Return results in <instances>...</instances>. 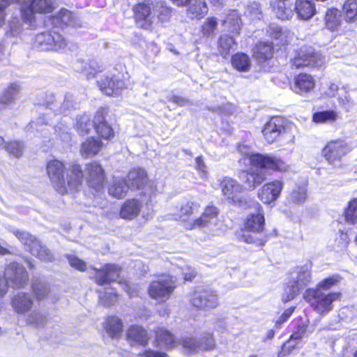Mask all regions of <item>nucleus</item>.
Instances as JSON below:
<instances>
[{"label":"nucleus","instance_id":"obj_1","mask_svg":"<svg viewBox=\"0 0 357 357\" xmlns=\"http://www.w3.org/2000/svg\"><path fill=\"white\" fill-rule=\"evenodd\" d=\"M250 160L252 165L250 172H243L240 176L250 190H254L266 179L265 170L286 172L289 169L284 161L275 156L257 153L252 155Z\"/></svg>","mask_w":357,"mask_h":357},{"label":"nucleus","instance_id":"obj_2","mask_svg":"<svg viewBox=\"0 0 357 357\" xmlns=\"http://www.w3.org/2000/svg\"><path fill=\"white\" fill-rule=\"evenodd\" d=\"M312 282L311 265L305 264L297 266L291 273L290 280L284 288L282 296L283 302L287 303L293 300Z\"/></svg>","mask_w":357,"mask_h":357},{"label":"nucleus","instance_id":"obj_3","mask_svg":"<svg viewBox=\"0 0 357 357\" xmlns=\"http://www.w3.org/2000/svg\"><path fill=\"white\" fill-rule=\"evenodd\" d=\"M11 232L24 245L25 250L33 256L44 262H52L54 260L51 250L31 234L16 229H12Z\"/></svg>","mask_w":357,"mask_h":357},{"label":"nucleus","instance_id":"obj_4","mask_svg":"<svg viewBox=\"0 0 357 357\" xmlns=\"http://www.w3.org/2000/svg\"><path fill=\"white\" fill-rule=\"evenodd\" d=\"M293 129L294 126L283 118L275 116L265 124L262 133L266 141L269 144L273 143L279 138L293 142L294 138L292 133Z\"/></svg>","mask_w":357,"mask_h":357},{"label":"nucleus","instance_id":"obj_5","mask_svg":"<svg viewBox=\"0 0 357 357\" xmlns=\"http://www.w3.org/2000/svg\"><path fill=\"white\" fill-rule=\"evenodd\" d=\"M303 298L314 310L319 314H324L332 310L333 302L339 299L340 294H325L320 289L311 288L305 291Z\"/></svg>","mask_w":357,"mask_h":357},{"label":"nucleus","instance_id":"obj_6","mask_svg":"<svg viewBox=\"0 0 357 357\" xmlns=\"http://www.w3.org/2000/svg\"><path fill=\"white\" fill-rule=\"evenodd\" d=\"M93 270L96 271V281L98 284L103 285L110 282L117 281L119 279L118 283L129 296L132 297L137 293L135 288H132L127 280L120 278L121 269L118 266L106 264L102 268H93Z\"/></svg>","mask_w":357,"mask_h":357},{"label":"nucleus","instance_id":"obj_7","mask_svg":"<svg viewBox=\"0 0 357 357\" xmlns=\"http://www.w3.org/2000/svg\"><path fill=\"white\" fill-rule=\"evenodd\" d=\"M53 10V4L51 0H28L25 1L20 8L21 15L23 21L35 26V13H48Z\"/></svg>","mask_w":357,"mask_h":357},{"label":"nucleus","instance_id":"obj_8","mask_svg":"<svg viewBox=\"0 0 357 357\" xmlns=\"http://www.w3.org/2000/svg\"><path fill=\"white\" fill-rule=\"evenodd\" d=\"M66 45L64 38L55 31L40 33L36 36L33 42L34 47L40 51L63 50Z\"/></svg>","mask_w":357,"mask_h":357},{"label":"nucleus","instance_id":"obj_9","mask_svg":"<svg viewBox=\"0 0 357 357\" xmlns=\"http://www.w3.org/2000/svg\"><path fill=\"white\" fill-rule=\"evenodd\" d=\"M324 62V58L312 47L308 45L302 46L296 52L292 60V66L296 68L303 66L318 67Z\"/></svg>","mask_w":357,"mask_h":357},{"label":"nucleus","instance_id":"obj_10","mask_svg":"<svg viewBox=\"0 0 357 357\" xmlns=\"http://www.w3.org/2000/svg\"><path fill=\"white\" fill-rule=\"evenodd\" d=\"M175 287L174 278L171 275H163L150 284L149 294L154 299H168Z\"/></svg>","mask_w":357,"mask_h":357},{"label":"nucleus","instance_id":"obj_11","mask_svg":"<svg viewBox=\"0 0 357 357\" xmlns=\"http://www.w3.org/2000/svg\"><path fill=\"white\" fill-rule=\"evenodd\" d=\"M191 305L199 310H211L218 306V295L211 289H197L190 298Z\"/></svg>","mask_w":357,"mask_h":357},{"label":"nucleus","instance_id":"obj_12","mask_svg":"<svg viewBox=\"0 0 357 357\" xmlns=\"http://www.w3.org/2000/svg\"><path fill=\"white\" fill-rule=\"evenodd\" d=\"M4 277L13 288L24 287L28 282V274L25 268L16 262H11L6 266Z\"/></svg>","mask_w":357,"mask_h":357},{"label":"nucleus","instance_id":"obj_13","mask_svg":"<svg viewBox=\"0 0 357 357\" xmlns=\"http://www.w3.org/2000/svg\"><path fill=\"white\" fill-rule=\"evenodd\" d=\"M348 144L341 139L329 142L323 149L322 153L326 160L331 164L340 160L351 151Z\"/></svg>","mask_w":357,"mask_h":357},{"label":"nucleus","instance_id":"obj_14","mask_svg":"<svg viewBox=\"0 0 357 357\" xmlns=\"http://www.w3.org/2000/svg\"><path fill=\"white\" fill-rule=\"evenodd\" d=\"M153 6L149 1L140 3L134 6L135 19L139 27L149 29L155 22Z\"/></svg>","mask_w":357,"mask_h":357},{"label":"nucleus","instance_id":"obj_15","mask_svg":"<svg viewBox=\"0 0 357 357\" xmlns=\"http://www.w3.org/2000/svg\"><path fill=\"white\" fill-rule=\"evenodd\" d=\"M97 84L102 93L109 96L120 95L126 86L122 79L109 75H102L97 81Z\"/></svg>","mask_w":357,"mask_h":357},{"label":"nucleus","instance_id":"obj_16","mask_svg":"<svg viewBox=\"0 0 357 357\" xmlns=\"http://www.w3.org/2000/svg\"><path fill=\"white\" fill-rule=\"evenodd\" d=\"M181 344L190 351H208L215 347V341L211 334H206L199 339L185 337L181 340Z\"/></svg>","mask_w":357,"mask_h":357},{"label":"nucleus","instance_id":"obj_17","mask_svg":"<svg viewBox=\"0 0 357 357\" xmlns=\"http://www.w3.org/2000/svg\"><path fill=\"white\" fill-rule=\"evenodd\" d=\"M63 171L64 165L59 160H52L47 165V172L50 178L56 185L57 190L61 194L66 192Z\"/></svg>","mask_w":357,"mask_h":357},{"label":"nucleus","instance_id":"obj_18","mask_svg":"<svg viewBox=\"0 0 357 357\" xmlns=\"http://www.w3.org/2000/svg\"><path fill=\"white\" fill-rule=\"evenodd\" d=\"M220 185L222 195L229 202L239 204L241 202L243 187L236 180L226 177Z\"/></svg>","mask_w":357,"mask_h":357},{"label":"nucleus","instance_id":"obj_19","mask_svg":"<svg viewBox=\"0 0 357 357\" xmlns=\"http://www.w3.org/2000/svg\"><path fill=\"white\" fill-rule=\"evenodd\" d=\"M283 188V183L279 180H275L262 186L258 191V197L264 204H271L276 201Z\"/></svg>","mask_w":357,"mask_h":357},{"label":"nucleus","instance_id":"obj_20","mask_svg":"<svg viewBox=\"0 0 357 357\" xmlns=\"http://www.w3.org/2000/svg\"><path fill=\"white\" fill-rule=\"evenodd\" d=\"M86 172L89 185L96 190H99L103 186L105 174L102 166L93 162L86 165Z\"/></svg>","mask_w":357,"mask_h":357},{"label":"nucleus","instance_id":"obj_21","mask_svg":"<svg viewBox=\"0 0 357 357\" xmlns=\"http://www.w3.org/2000/svg\"><path fill=\"white\" fill-rule=\"evenodd\" d=\"M107 112L105 109H99L93 119L94 128L97 133L103 139H110L114 137V130L111 126L107 122L105 116Z\"/></svg>","mask_w":357,"mask_h":357},{"label":"nucleus","instance_id":"obj_22","mask_svg":"<svg viewBox=\"0 0 357 357\" xmlns=\"http://www.w3.org/2000/svg\"><path fill=\"white\" fill-rule=\"evenodd\" d=\"M127 183L129 189L144 190L143 194L146 195V188L148 183L147 174L143 169H134L130 171L128 174Z\"/></svg>","mask_w":357,"mask_h":357},{"label":"nucleus","instance_id":"obj_23","mask_svg":"<svg viewBox=\"0 0 357 357\" xmlns=\"http://www.w3.org/2000/svg\"><path fill=\"white\" fill-rule=\"evenodd\" d=\"M47 100L43 103L45 107L50 109H54L55 112L58 114H68L71 110L75 109L77 106V103L75 102L73 95L66 93L65 95L63 102L60 105L57 109H54V96L50 94L47 96Z\"/></svg>","mask_w":357,"mask_h":357},{"label":"nucleus","instance_id":"obj_24","mask_svg":"<svg viewBox=\"0 0 357 357\" xmlns=\"http://www.w3.org/2000/svg\"><path fill=\"white\" fill-rule=\"evenodd\" d=\"M33 300L28 293L18 292L11 299L13 310L17 314H24L31 310Z\"/></svg>","mask_w":357,"mask_h":357},{"label":"nucleus","instance_id":"obj_25","mask_svg":"<svg viewBox=\"0 0 357 357\" xmlns=\"http://www.w3.org/2000/svg\"><path fill=\"white\" fill-rule=\"evenodd\" d=\"M142 203L137 199H127L121 206L119 215L125 220L135 218L141 211Z\"/></svg>","mask_w":357,"mask_h":357},{"label":"nucleus","instance_id":"obj_26","mask_svg":"<svg viewBox=\"0 0 357 357\" xmlns=\"http://www.w3.org/2000/svg\"><path fill=\"white\" fill-rule=\"evenodd\" d=\"M257 206L258 213L249 215L245 221L244 227L248 231L259 234L264 230L265 220L261 213V206L257 204Z\"/></svg>","mask_w":357,"mask_h":357},{"label":"nucleus","instance_id":"obj_27","mask_svg":"<svg viewBox=\"0 0 357 357\" xmlns=\"http://www.w3.org/2000/svg\"><path fill=\"white\" fill-rule=\"evenodd\" d=\"M75 70L83 73L88 79L95 77L98 73L103 71L104 67L95 60L86 62L77 61L75 65Z\"/></svg>","mask_w":357,"mask_h":357},{"label":"nucleus","instance_id":"obj_28","mask_svg":"<svg viewBox=\"0 0 357 357\" xmlns=\"http://www.w3.org/2000/svg\"><path fill=\"white\" fill-rule=\"evenodd\" d=\"M83 172L78 165L70 166L66 172V188L70 190H77L83 181Z\"/></svg>","mask_w":357,"mask_h":357},{"label":"nucleus","instance_id":"obj_29","mask_svg":"<svg viewBox=\"0 0 357 357\" xmlns=\"http://www.w3.org/2000/svg\"><path fill=\"white\" fill-rule=\"evenodd\" d=\"M52 24L55 26H77L79 25L77 20L71 12L66 9H61L58 13L51 17Z\"/></svg>","mask_w":357,"mask_h":357},{"label":"nucleus","instance_id":"obj_30","mask_svg":"<svg viewBox=\"0 0 357 357\" xmlns=\"http://www.w3.org/2000/svg\"><path fill=\"white\" fill-rule=\"evenodd\" d=\"M294 9L298 17L303 20L312 18L316 13L312 0H296Z\"/></svg>","mask_w":357,"mask_h":357},{"label":"nucleus","instance_id":"obj_31","mask_svg":"<svg viewBox=\"0 0 357 357\" xmlns=\"http://www.w3.org/2000/svg\"><path fill=\"white\" fill-rule=\"evenodd\" d=\"M314 86L315 82L311 75L301 73L295 77L292 90L296 93L308 92L314 89Z\"/></svg>","mask_w":357,"mask_h":357},{"label":"nucleus","instance_id":"obj_32","mask_svg":"<svg viewBox=\"0 0 357 357\" xmlns=\"http://www.w3.org/2000/svg\"><path fill=\"white\" fill-rule=\"evenodd\" d=\"M187 15L191 18H202L208 13V6L204 0H190Z\"/></svg>","mask_w":357,"mask_h":357},{"label":"nucleus","instance_id":"obj_33","mask_svg":"<svg viewBox=\"0 0 357 357\" xmlns=\"http://www.w3.org/2000/svg\"><path fill=\"white\" fill-rule=\"evenodd\" d=\"M127 337L131 343H135L142 346H145L149 341L146 331L139 326H131L127 332Z\"/></svg>","mask_w":357,"mask_h":357},{"label":"nucleus","instance_id":"obj_34","mask_svg":"<svg viewBox=\"0 0 357 357\" xmlns=\"http://www.w3.org/2000/svg\"><path fill=\"white\" fill-rule=\"evenodd\" d=\"M236 46L237 43L234 38L228 34H222L218 41V51L224 58H226L231 51H234Z\"/></svg>","mask_w":357,"mask_h":357},{"label":"nucleus","instance_id":"obj_35","mask_svg":"<svg viewBox=\"0 0 357 357\" xmlns=\"http://www.w3.org/2000/svg\"><path fill=\"white\" fill-rule=\"evenodd\" d=\"M129 190L127 181L122 178H114L112 184L109 185L108 192L112 197L121 199L124 197Z\"/></svg>","mask_w":357,"mask_h":357},{"label":"nucleus","instance_id":"obj_36","mask_svg":"<svg viewBox=\"0 0 357 357\" xmlns=\"http://www.w3.org/2000/svg\"><path fill=\"white\" fill-rule=\"evenodd\" d=\"M273 47L272 43L260 42L254 49V56L259 62L263 63L273 56Z\"/></svg>","mask_w":357,"mask_h":357},{"label":"nucleus","instance_id":"obj_37","mask_svg":"<svg viewBox=\"0 0 357 357\" xmlns=\"http://www.w3.org/2000/svg\"><path fill=\"white\" fill-rule=\"evenodd\" d=\"M156 344L160 348L170 349L176 345V341L174 335L163 328H158L155 331Z\"/></svg>","mask_w":357,"mask_h":357},{"label":"nucleus","instance_id":"obj_38","mask_svg":"<svg viewBox=\"0 0 357 357\" xmlns=\"http://www.w3.org/2000/svg\"><path fill=\"white\" fill-rule=\"evenodd\" d=\"M102 146V142L93 137L87 139L82 144L81 155L89 158L96 155Z\"/></svg>","mask_w":357,"mask_h":357},{"label":"nucleus","instance_id":"obj_39","mask_svg":"<svg viewBox=\"0 0 357 357\" xmlns=\"http://www.w3.org/2000/svg\"><path fill=\"white\" fill-rule=\"evenodd\" d=\"M20 91V86L18 84H10L0 98V109L6 105L13 102L17 98Z\"/></svg>","mask_w":357,"mask_h":357},{"label":"nucleus","instance_id":"obj_40","mask_svg":"<svg viewBox=\"0 0 357 357\" xmlns=\"http://www.w3.org/2000/svg\"><path fill=\"white\" fill-rule=\"evenodd\" d=\"M241 19L237 10H231L224 20V26L229 31L238 33L241 27Z\"/></svg>","mask_w":357,"mask_h":357},{"label":"nucleus","instance_id":"obj_41","mask_svg":"<svg viewBox=\"0 0 357 357\" xmlns=\"http://www.w3.org/2000/svg\"><path fill=\"white\" fill-rule=\"evenodd\" d=\"M218 209L213 206H208L202 215L195 221L194 225L199 227H204L208 225L217 218Z\"/></svg>","mask_w":357,"mask_h":357},{"label":"nucleus","instance_id":"obj_42","mask_svg":"<svg viewBox=\"0 0 357 357\" xmlns=\"http://www.w3.org/2000/svg\"><path fill=\"white\" fill-rule=\"evenodd\" d=\"M232 66L238 71L247 72L251 67L249 56L244 53H237L231 58Z\"/></svg>","mask_w":357,"mask_h":357},{"label":"nucleus","instance_id":"obj_43","mask_svg":"<svg viewBox=\"0 0 357 357\" xmlns=\"http://www.w3.org/2000/svg\"><path fill=\"white\" fill-rule=\"evenodd\" d=\"M105 329L112 337H118L123 330L121 320L117 317H109L106 321Z\"/></svg>","mask_w":357,"mask_h":357},{"label":"nucleus","instance_id":"obj_44","mask_svg":"<svg viewBox=\"0 0 357 357\" xmlns=\"http://www.w3.org/2000/svg\"><path fill=\"white\" fill-rule=\"evenodd\" d=\"M26 322L36 328H41L46 325L47 322V317L45 313H43L39 310H33L27 315Z\"/></svg>","mask_w":357,"mask_h":357},{"label":"nucleus","instance_id":"obj_45","mask_svg":"<svg viewBox=\"0 0 357 357\" xmlns=\"http://www.w3.org/2000/svg\"><path fill=\"white\" fill-rule=\"evenodd\" d=\"M340 12L335 8L328 10L325 16L326 26L328 29L335 30L340 24Z\"/></svg>","mask_w":357,"mask_h":357},{"label":"nucleus","instance_id":"obj_46","mask_svg":"<svg viewBox=\"0 0 357 357\" xmlns=\"http://www.w3.org/2000/svg\"><path fill=\"white\" fill-rule=\"evenodd\" d=\"M199 207L200 205L197 202L186 201L181 206L179 213L178 215V218L185 221L188 220L192 214L197 212Z\"/></svg>","mask_w":357,"mask_h":357},{"label":"nucleus","instance_id":"obj_47","mask_svg":"<svg viewBox=\"0 0 357 357\" xmlns=\"http://www.w3.org/2000/svg\"><path fill=\"white\" fill-rule=\"evenodd\" d=\"M92 128H94L93 121H91L89 115L83 114L77 117L76 128L80 135L88 134Z\"/></svg>","mask_w":357,"mask_h":357},{"label":"nucleus","instance_id":"obj_48","mask_svg":"<svg viewBox=\"0 0 357 357\" xmlns=\"http://www.w3.org/2000/svg\"><path fill=\"white\" fill-rule=\"evenodd\" d=\"M274 12L276 17L282 20H289L294 15L293 10L284 1H278L276 6H274Z\"/></svg>","mask_w":357,"mask_h":357},{"label":"nucleus","instance_id":"obj_49","mask_svg":"<svg viewBox=\"0 0 357 357\" xmlns=\"http://www.w3.org/2000/svg\"><path fill=\"white\" fill-rule=\"evenodd\" d=\"M155 22H166L171 17L172 10L161 3L153 6Z\"/></svg>","mask_w":357,"mask_h":357},{"label":"nucleus","instance_id":"obj_50","mask_svg":"<svg viewBox=\"0 0 357 357\" xmlns=\"http://www.w3.org/2000/svg\"><path fill=\"white\" fill-rule=\"evenodd\" d=\"M307 198V191L306 187L296 186L291 192L289 199L296 204H301L304 203Z\"/></svg>","mask_w":357,"mask_h":357},{"label":"nucleus","instance_id":"obj_51","mask_svg":"<svg viewBox=\"0 0 357 357\" xmlns=\"http://www.w3.org/2000/svg\"><path fill=\"white\" fill-rule=\"evenodd\" d=\"M33 292L38 300L46 298L50 292L48 284L41 281H35L32 284Z\"/></svg>","mask_w":357,"mask_h":357},{"label":"nucleus","instance_id":"obj_52","mask_svg":"<svg viewBox=\"0 0 357 357\" xmlns=\"http://www.w3.org/2000/svg\"><path fill=\"white\" fill-rule=\"evenodd\" d=\"M343 10L347 20L351 22L357 20V0H347Z\"/></svg>","mask_w":357,"mask_h":357},{"label":"nucleus","instance_id":"obj_53","mask_svg":"<svg viewBox=\"0 0 357 357\" xmlns=\"http://www.w3.org/2000/svg\"><path fill=\"white\" fill-rule=\"evenodd\" d=\"M3 148L10 154L16 158H20L22 155L24 145L22 142L13 141L5 144Z\"/></svg>","mask_w":357,"mask_h":357},{"label":"nucleus","instance_id":"obj_54","mask_svg":"<svg viewBox=\"0 0 357 357\" xmlns=\"http://www.w3.org/2000/svg\"><path fill=\"white\" fill-rule=\"evenodd\" d=\"M312 119L317 123L331 122L336 119V113L330 110L319 112L314 114Z\"/></svg>","mask_w":357,"mask_h":357},{"label":"nucleus","instance_id":"obj_55","mask_svg":"<svg viewBox=\"0 0 357 357\" xmlns=\"http://www.w3.org/2000/svg\"><path fill=\"white\" fill-rule=\"evenodd\" d=\"M345 220L347 222L355 224L357 222V199L351 201L345 211Z\"/></svg>","mask_w":357,"mask_h":357},{"label":"nucleus","instance_id":"obj_56","mask_svg":"<svg viewBox=\"0 0 357 357\" xmlns=\"http://www.w3.org/2000/svg\"><path fill=\"white\" fill-rule=\"evenodd\" d=\"M245 14L252 20H260L261 17V7L257 2H251L247 5Z\"/></svg>","mask_w":357,"mask_h":357},{"label":"nucleus","instance_id":"obj_57","mask_svg":"<svg viewBox=\"0 0 357 357\" xmlns=\"http://www.w3.org/2000/svg\"><path fill=\"white\" fill-rule=\"evenodd\" d=\"M340 278L338 275H333L321 281L314 289H320V291H327L333 286L336 285L340 282Z\"/></svg>","mask_w":357,"mask_h":357},{"label":"nucleus","instance_id":"obj_58","mask_svg":"<svg viewBox=\"0 0 357 357\" xmlns=\"http://www.w3.org/2000/svg\"><path fill=\"white\" fill-rule=\"evenodd\" d=\"M218 26L217 19L215 17H208L202 25V33L204 36H209L213 35Z\"/></svg>","mask_w":357,"mask_h":357},{"label":"nucleus","instance_id":"obj_59","mask_svg":"<svg viewBox=\"0 0 357 357\" xmlns=\"http://www.w3.org/2000/svg\"><path fill=\"white\" fill-rule=\"evenodd\" d=\"M66 257L67 258L70 265L72 267L80 271H84L86 270V263L82 259H79L77 257L72 255H66Z\"/></svg>","mask_w":357,"mask_h":357},{"label":"nucleus","instance_id":"obj_60","mask_svg":"<svg viewBox=\"0 0 357 357\" xmlns=\"http://www.w3.org/2000/svg\"><path fill=\"white\" fill-rule=\"evenodd\" d=\"M305 333V331L303 327L298 328L297 331L294 332L291 335L289 340L287 342L286 344H284V347L294 348L296 346V344H294V342L295 340H301L303 338Z\"/></svg>","mask_w":357,"mask_h":357},{"label":"nucleus","instance_id":"obj_61","mask_svg":"<svg viewBox=\"0 0 357 357\" xmlns=\"http://www.w3.org/2000/svg\"><path fill=\"white\" fill-rule=\"evenodd\" d=\"M117 301L116 294L105 293L103 296H100V302L105 306H110Z\"/></svg>","mask_w":357,"mask_h":357},{"label":"nucleus","instance_id":"obj_62","mask_svg":"<svg viewBox=\"0 0 357 357\" xmlns=\"http://www.w3.org/2000/svg\"><path fill=\"white\" fill-rule=\"evenodd\" d=\"M20 0H0V27L5 20V9L11 3L19 2Z\"/></svg>","mask_w":357,"mask_h":357},{"label":"nucleus","instance_id":"obj_63","mask_svg":"<svg viewBox=\"0 0 357 357\" xmlns=\"http://www.w3.org/2000/svg\"><path fill=\"white\" fill-rule=\"evenodd\" d=\"M241 241L247 243H256L261 246L265 244L266 239L257 238L251 234H243L241 236Z\"/></svg>","mask_w":357,"mask_h":357},{"label":"nucleus","instance_id":"obj_64","mask_svg":"<svg viewBox=\"0 0 357 357\" xmlns=\"http://www.w3.org/2000/svg\"><path fill=\"white\" fill-rule=\"evenodd\" d=\"M295 307H290L284 310L282 314L279 317L276 321V326H280L282 324L286 321L292 314Z\"/></svg>","mask_w":357,"mask_h":357}]
</instances>
